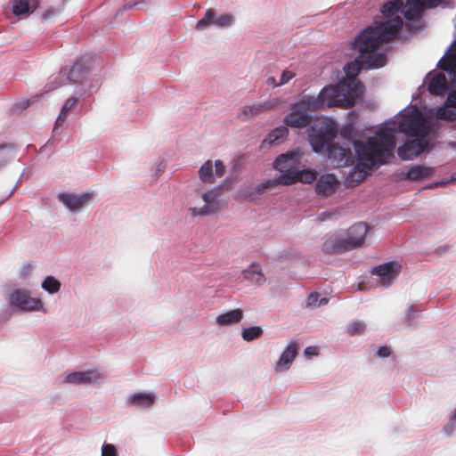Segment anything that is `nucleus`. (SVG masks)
<instances>
[{
    "mask_svg": "<svg viewBox=\"0 0 456 456\" xmlns=\"http://www.w3.org/2000/svg\"><path fill=\"white\" fill-rule=\"evenodd\" d=\"M351 132H352V129H348V128H344L341 130V135L345 138H349L350 135H351Z\"/></svg>",
    "mask_w": 456,
    "mask_h": 456,
    "instance_id": "obj_51",
    "label": "nucleus"
},
{
    "mask_svg": "<svg viewBox=\"0 0 456 456\" xmlns=\"http://www.w3.org/2000/svg\"><path fill=\"white\" fill-rule=\"evenodd\" d=\"M453 181H456V172L452 175L451 179H450V182H453Z\"/></svg>",
    "mask_w": 456,
    "mask_h": 456,
    "instance_id": "obj_58",
    "label": "nucleus"
},
{
    "mask_svg": "<svg viewBox=\"0 0 456 456\" xmlns=\"http://www.w3.org/2000/svg\"><path fill=\"white\" fill-rule=\"evenodd\" d=\"M155 395L152 393H137L129 398V404L137 407H150L155 402Z\"/></svg>",
    "mask_w": 456,
    "mask_h": 456,
    "instance_id": "obj_29",
    "label": "nucleus"
},
{
    "mask_svg": "<svg viewBox=\"0 0 456 456\" xmlns=\"http://www.w3.org/2000/svg\"><path fill=\"white\" fill-rule=\"evenodd\" d=\"M10 303L24 311H37L43 307L40 299L31 297L27 292L21 290H15L11 294Z\"/></svg>",
    "mask_w": 456,
    "mask_h": 456,
    "instance_id": "obj_11",
    "label": "nucleus"
},
{
    "mask_svg": "<svg viewBox=\"0 0 456 456\" xmlns=\"http://www.w3.org/2000/svg\"><path fill=\"white\" fill-rule=\"evenodd\" d=\"M288 128L286 126H279L274 128L265 140V142H268L270 145L277 143L279 140L285 138L288 135Z\"/></svg>",
    "mask_w": 456,
    "mask_h": 456,
    "instance_id": "obj_34",
    "label": "nucleus"
},
{
    "mask_svg": "<svg viewBox=\"0 0 456 456\" xmlns=\"http://www.w3.org/2000/svg\"><path fill=\"white\" fill-rule=\"evenodd\" d=\"M298 353V345L297 342H291L282 352L280 360L276 363L275 370L283 371L289 368Z\"/></svg>",
    "mask_w": 456,
    "mask_h": 456,
    "instance_id": "obj_20",
    "label": "nucleus"
},
{
    "mask_svg": "<svg viewBox=\"0 0 456 456\" xmlns=\"http://www.w3.org/2000/svg\"><path fill=\"white\" fill-rule=\"evenodd\" d=\"M452 418L456 419V410H455V411H454V412H453V416H452Z\"/></svg>",
    "mask_w": 456,
    "mask_h": 456,
    "instance_id": "obj_60",
    "label": "nucleus"
},
{
    "mask_svg": "<svg viewBox=\"0 0 456 456\" xmlns=\"http://www.w3.org/2000/svg\"><path fill=\"white\" fill-rule=\"evenodd\" d=\"M390 348L386 346H380L378 350V355L379 357H387L390 355Z\"/></svg>",
    "mask_w": 456,
    "mask_h": 456,
    "instance_id": "obj_48",
    "label": "nucleus"
},
{
    "mask_svg": "<svg viewBox=\"0 0 456 456\" xmlns=\"http://www.w3.org/2000/svg\"><path fill=\"white\" fill-rule=\"evenodd\" d=\"M42 288L47 292L53 294L60 290L61 283L53 276H47L42 283Z\"/></svg>",
    "mask_w": 456,
    "mask_h": 456,
    "instance_id": "obj_39",
    "label": "nucleus"
},
{
    "mask_svg": "<svg viewBox=\"0 0 456 456\" xmlns=\"http://www.w3.org/2000/svg\"><path fill=\"white\" fill-rule=\"evenodd\" d=\"M367 232L368 226L364 223H357L348 229L346 240L350 250L364 244Z\"/></svg>",
    "mask_w": 456,
    "mask_h": 456,
    "instance_id": "obj_12",
    "label": "nucleus"
},
{
    "mask_svg": "<svg viewBox=\"0 0 456 456\" xmlns=\"http://www.w3.org/2000/svg\"><path fill=\"white\" fill-rule=\"evenodd\" d=\"M268 82H269V83H272L273 86H274V84H277V83L275 82L274 77H270V78H268Z\"/></svg>",
    "mask_w": 456,
    "mask_h": 456,
    "instance_id": "obj_59",
    "label": "nucleus"
},
{
    "mask_svg": "<svg viewBox=\"0 0 456 456\" xmlns=\"http://www.w3.org/2000/svg\"><path fill=\"white\" fill-rule=\"evenodd\" d=\"M387 57L384 53H378L374 54L363 55L360 53V56L355 58L351 62H348L345 68V73L347 77V80H343L338 84H350L354 83L359 85V91L355 101L362 97L363 93V85L360 81H356V77L360 74L363 67L368 69H379L384 67L387 64Z\"/></svg>",
    "mask_w": 456,
    "mask_h": 456,
    "instance_id": "obj_4",
    "label": "nucleus"
},
{
    "mask_svg": "<svg viewBox=\"0 0 456 456\" xmlns=\"http://www.w3.org/2000/svg\"><path fill=\"white\" fill-rule=\"evenodd\" d=\"M242 273L244 279L252 284L262 285L265 281V275L258 264L252 263L247 269L243 270Z\"/></svg>",
    "mask_w": 456,
    "mask_h": 456,
    "instance_id": "obj_24",
    "label": "nucleus"
},
{
    "mask_svg": "<svg viewBox=\"0 0 456 456\" xmlns=\"http://www.w3.org/2000/svg\"><path fill=\"white\" fill-rule=\"evenodd\" d=\"M399 267L400 265L395 262H388L374 267L371 273L390 282V281L395 278Z\"/></svg>",
    "mask_w": 456,
    "mask_h": 456,
    "instance_id": "obj_27",
    "label": "nucleus"
},
{
    "mask_svg": "<svg viewBox=\"0 0 456 456\" xmlns=\"http://www.w3.org/2000/svg\"><path fill=\"white\" fill-rule=\"evenodd\" d=\"M53 14H54L53 11H49V12H45L43 15V18H44V20H46V19L50 18L52 15H53Z\"/></svg>",
    "mask_w": 456,
    "mask_h": 456,
    "instance_id": "obj_52",
    "label": "nucleus"
},
{
    "mask_svg": "<svg viewBox=\"0 0 456 456\" xmlns=\"http://www.w3.org/2000/svg\"><path fill=\"white\" fill-rule=\"evenodd\" d=\"M215 173L216 175L220 177L224 174V166L220 160L215 162Z\"/></svg>",
    "mask_w": 456,
    "mask_h": 456,
    "instance_id": "obj_47",
    "label": "nucleus"
},
{
    "mask_svg": "<svg viewBox=\"0 0 456 456\" xmlns=\"http://www.w3.org/2000/svg\"><path fill=\"white\" fill-rule=\"evenodd\" d=\"M448 90V84L445 75L438 73L435 75L429 84L428 91L434 95H443Z\"/></svg>",
    "mask_w": 456,
    "mask_h": 456,
    "instance_id": "obj_25",
    "label": "nucleus"
},
{
    "mask_svg": "<svg viewBox=\"0 0 456 456\" xmlns=\"http://www.w3.org/2000/svg\"><path fill=\"white\" fill-rule=\"evenodd\" d=\"M449 108L446 105L439 107L436 111V117L442 120L455 121L456 110H450Z\"/></svg>",
    "mask_w": 456,
    "mask_h": 456,
    "instance_id": "obj_37",
    "label": "nucleus"
},
{
    "mask_svg": "<svg viewBox=\"0 0 456 456\" xmlns=\"http://www.w3.org/2000/svg\"><path fill=\"white\" fill-rule=\"evenodd\" d=\"M310 122V115L304 112L299 108H296L295 104L292 105L291 112L284 118L285 125L294 128L306 127Z\"/></svg>",
    "mask_w": 456,
    "mask_h": 456,
    "instance_id": "obj_16",
    "label": "nucleus"
},
{
    "mask_svg": "<svg viewBox=\"0 0 456 456\" xmlns=\"http://www.w3.org/2000/svg\"><path fill=\"white\" fill-rule=\"evenodd\" d=\"M200 179L204 183H213L215 177L213 174V164L211 160L206 161L199 170Z\"/></svg>",
    "mask_w": 456,
    "mask_h": 456,
    "instance_id": "obj_33",
    "label": "nucleus"
},
{
    "mask_svg": "<svg viewBox=\"0 0 456 456\" xmlns=\"http://www.w3.org/2000/svg\"><path fill=\"white\" fill-rule=\"evenodd\" d=\"M243 318V311L241 309H233L216 317V322L220 326H226L239 323Z\"/></svg>",
    "mask_w": 456,
    "mask_h": 456,
    "instance_id": "obj_28",
    "label": "nucleus"
},
{
    "mask_svg": "<svg viewBox=\"0 0 456 456\" xmlns=\"http://www.w3.org/2000/svg\"><path fill=\"white\" fill-rule=\"evenodd\" d=\"M195 194L197 197H201L205 204L201 208L194 207L190 208L193 216H208L219 211L223 207V204L219 200L221 195V190L219 188L211 189L204 192H201L200 190H196Z\"/></svg>",
    "mask_w": 456,
    "mask_h": 456,
    "instance_id": "obj_7",
    "label": "nucleus"
},
{
    "mask_svg": "<svg viewBox=\"0 0 456 456\" xmlns=\"http://www.w3.org/2000/svg\"><path fill=\"white\" fill-rule=\"evenodd\" d=\"M449 182H450V180L439 181V182H436V183H438V187H442V186H445L446 184H448Z\"/></svg>",
    "mask_w": 456,
    "mask_h": 456,
    "instance_id": "obj_54",
    "label": "nucleus"
},
{
    "mask_svg": "<svg viewBox=\"0 0 456 456\" xmlns=\"http://www.w3.org/2000/svg\"><path fill=\"white\" fill-rule=\"evenodd\" d=\"M297 155L294 152L281 154L273 161V167L283 174L286 170H293Z\"/></svg>",
    "mask_w": 456,
    "mask_h": 456,
    "instance_id": "obj_23",
    "label": "nucleus"
},
{
    "mask_svg": "<svg viewBox=\"0 0 456 456\" xmlns=\"http://www.w3.org/2000/svg\"><path fill=\"white\" fill-rule=\"evenodd\" d=\"M232 16L231 14H224L218 19H216L215 25L218 27H227L232 24Z\"/></svg>",
    "mask_w": 456,
    "mask_h": 456,
    "instance_id": "obj_42",
    "label": "nucleus"
},
{
    "mask_svg": "<svg viewBox=\"0 0 456 456\" xmlns=\"http://www.w3.org/2000/svg\"><path fill=\"white\" fill-rule=\"evenodd\" d=\"M272 110V105L267 102L257 103L254 105L245 106L238 114V118L242 121L249 120L260 113L267 112Z\"/></svg>",
    "mask_w": 456,
    "mask_h": 456,
    "instance_id": "obj_21",
    "label": "nucleus"
},
{
    "mask_svg": "<svg viewBox=\"0 0 456 456\" xmlns=\"http://www.w3.org/2000/svg\"><path fill=\"white\" fill-rule=\"evenodd\" d=\"M328 303V299L323 297L319 299L318 306L324 305Z\"/></svg>",
    "mask_w": 456,
    "mask_h": 456,
    "instance_id": "obj_53",
    "label": "nucleus"
},
{
    "mask_svg": "<svg viewBox=\"0 0 456 456\" xmlns=\"http://www.w3.org/2000/svg\"><path fill=\"white\" fill-rule=\"evenodd\" d=\"M322 250L325 254H340L350 250L346 238L330 235L323 238Z\"/></svg>",
    "mask_w": 456,
    "mask_h": 456,
    "instance_id": "obj_17",
    "label": "nucleus"
},
{
    "mask_svg": "<svg viewBox=\"0 0 456 456\" xmlns=\"http://www.w3.org/2000/svg\"><path fill=\"white\" fill-rule=\"evenodd\" d=\"M398 129L408 135L426 138L431 127L423 113L414 107L403 114L398 123Z\"/></svg>",
    "mask_w": 456,
    "mask_h": 456,
    "instance_id": "obj_5",
    "label": "nucleus"
},
{
    "mask_svg": "<svg viewBox=\"0 0 456 456\" xmlns=\"http://www.w3.org/2000/svg\"><path fill=\"white\" fill-rule=\"evenodd\" d=\"M434 171V167H426L422 165H415L411 167L407 172L401 173L400 179L410 181L423 180L432 176Z\"/></svg>",
    "mask_w": 456,
    "mask_h": 456,
    "instance_id": "obj_19",
    "label": "nucleus"
},
{
    "mask_svg": "<svg viewBox=\"0 0 456 456\" xmlns=\"http://www.w3.org/2000/svg\"><path fill=\"white\" fill-rule=\"evenodd\" d=\"M445 105L450 108H456V91L449 93Z\"/></svg>",
    "mask_w": 456,
    "mask_h": 456,
    "instance_id": "obj_46",
    "label": "nucleus"
},
{
    "mask_svg": "<svg viewBox=\"0 0 456 456\" xmlns=\"http://www.w3.org/2000/svg\"><path fill=\"white\" fill-rule=\"evenodd\" d=\"M306 355H316L318 354V348L316 346H308L305 349Z\"/></svg>",
    "mask_w": 456,
    "mask_h": 456,
    "instance_id": "obj_50",
    "label": "nucleus"
},
{
    "mask_svg": "<svg viewBox=\"0 0 456 456\" xmlns=\"http://www.w3.org/2000/svg\"><path fill=\"white\" fill-rule=\"evenodd\" d=\"M339 183L332 174H325L320 176L315 184V191L318 195L328 197L332 195L338 189Z\"/></svg>",
    "mask_w": 456,
    "mask_h": 456,
    "instance_id": "obj_15",
    "label": "nucleus"
},
{
    "mask_svg": "<svg viewBox=\"0 0 456 456\" xmlns=\"http://www.w3.org/2000/svg\"><path fill=\"white\" fill-rule=\"evenodd\" d=\"M77 102V99L75 97L69 98L65 101L55 122L53 132L57 130L58 126H61L66 120L69 112L76 106Z\"/></svg>",
    "mask_w": 456,
    "mask_h": 456,
    "instance_id": "obj_32",
    "label": "nucleus"
},
{
    "mask_svg": "<svg viewBox=\"0 0 456 456\" xmlns=\"http://www.w3.org/2000/svg\"><path fill=\"white\" fill-rule=\"evenodd\" d=\"M38 6L37 0H13L12 1V12L16 16L28 15L32 13Z\"/></svg>",
    "mask_w": 456,
    "mask_h": 456,
    "instance_id": "obj_26",
    "label": "nucleus"
},
{
    "mask_svg": "<svg viewBox=\"0 0 456 456\" xmlns=\"http://www.w3.org/2000/svg\"><path fill=\"white\" fill-rule=\"evenodd\" d=\"M354 146L359 161L346 177L347 184L352 187L365 179L372 166L385 164L394 157L395 138L390 130L384 128L377 131L365 142L354 141Z\"/></svg>",
    "mask_w": 456,
    "mask_h": 456,
    "instance_id": "obj_1",
    "label": "nucleus"
},
{
    "mask_svg": "<svg viewBox=\"0 0 456 456\" xmlns=\"http://www.w3.org/2000/svg\"><path fill=\"white\" fill-rule=\"evenodd\" d=\"M23 103H24L23 104V108H27L28 106L30 105L31 101L30 100H26V101L23 102Z\"/></svg>",
    "mask_w": 456,
    "mask_h": 456,
    "instance_id": "obj_57",
    "label": "nucleus"
},
{
    "mask_svg": "<svg viewBox=\"0 0 456 456\" xmlns=\"http://www.w3.org/2000/svg\"><path fill=\"white\" fill-rule=\"evenodd\" d=\"M279 184H282L283 185L282 174H281V175L278 176L277 178L270 179V180H267V181H265L264 183H259L256 186V191L258 193H264L267 190L272 189V188H273V187H275V186H277Z\"/></svg>",
    "mask_w": 456,
    "mask_h": 456,
    "instance_id": "obj_38",
    "label": "nucleus"
},
{
    "mask_svg": "<svg viewBox=\"0 0 456 456\" xmlns=\"http://www.w3.org/2000/svg\"><path fill=\"white\" fill-rule=\"evenodd\" d=\"M12 158V149L8 145L0 146V167Z\"/></svg>",
    "mask_w": 456,
    "mask_h": 456,
    "instance_id": "obj_41",
    "label": "nucleus"
},
{
    "mask_svg": "<svg viewBox=\"0 0 456 456\" xmlns=\"http://www.w3.org/2000/svg\"><path fill=\"white\" fill-rule=\"evenodd\" d=\"M438 187V183H436V182L433 183H430L427 186V188L428 189H434V188H436Z\"/></svg>",
    "mask_w": 456,
    "mask_h": 456,
    "instance_id": "obj_56",
    "label": "nucleus"
},
{
    "mask_svg": "<svg viewBox=\"0 0 456 456\" xmlns=\"http://www.w3.org/2000/svg\"><path fill=\"white\" fill-rule=\"evenodd\" d=\"M366 329L365 323L360 321H354L347 325L346 331L351 336L362 335Z\"/></svg>",
    "mask_w": 456,
    "mask_h": 456,
    "instance_id": "obj_40",
    "label": "nucleus"
},
{
    "mask_svg": "<svg viewBox=\"0 0 456 456\" xmlns=\"http://www.w3.org/2000/svg\"><path fill=\"white\" fill-rule=\"evenodd\" d=\"M263 335V329L260 326H252L244 328L241 332L242 338L245 341H253Z\"/></svg>",
    "mask_w": 456,
    "mask_h": 456,
    "instance_id": "obj_35",
    "label": "nucleus"
},
{
    "mask_svg": "<svg viewBox=\"0 0 456 456\" xmlns=\"http://www.w3.org/2000/svg\"><path fill=\"white\" fill-rule=\"evenodd\" d=\"M328 157L338 167H347L354 164V155L348 147H343L338 143L328 145Z\"/></svg>",
    "mask_w": 456,
    "mask_h": 456,
    "instance_id": "obj_9",
    "label": "nucleus"
},
{
    "mask_svg": "<svg viewBox=\"0 0 456 456\" xmlns=\"http://www.w3.org/2000/svg\"><path fill=\"white\" fill-rule=\"evenodd\" d=\"M32 268L33 267L31 264L25 265L20 270V276L27 277L31 273Z\"/></svg>",
    "mask_w": 456,
    "mask_h": 456,
    "instance_id": "obj_49",
    "label": "nucleus"
},
{
    "mask_svg": "<svg viewBox=\"0 0 456 456\" xmlns=\"http://www.w3.org/2000/svg\"><path fill=\"white\" fill-rule=\"evenodd\" d=\"M403 21L401 17L390 20H375L371 25L366 27L354 39V48L361 54L368 55L377 53L379 47L395 39L403 28Z\"/></svg>",
    "mask_w": 456,
    "mask_h": 456,
    "instance_id": "obj_3",
    "label": "nucleus"
},
{
    "mask_svg": "<svg viewBox=\"0 0 456 456\" xmlns=\"http://www.w3.org/2000/svg\"><path fill=\"white\" fill-rule=\"evenodd\" d=\"M425 9L427 8L422 4L421 0H407L406 3L403 4L402 13L404 15L405 19L413 20L420 17Z\"/></svg>",
    "mask_w": 456,
    "mask_h": 456,
    "instance_id": "obj_22",
    "label": "nucleus"
},
{
    "mask_svg": "<svg viewBox=\"0 0 456 456\" xmlns=\"http://www.w3.org/2000/svg\"><path fill=\"white\" fill-rule=\"evenodd\" d=\"M428 146L426 138L417 137L408 140L397 149V154L403 160L412 159L423 152Z\"/></svg>",
    "mask_w": 456,
    "mask_h": 456,
    "instance_id": "obj_10",
    "label": "nucleus"
},
{
    "mask_svg": "<svg viewBox=\"0 0 456 456\" xmlns=\"http://www.w3.org/2000/svg\"><path fill=\"white\" fill-rule=\"evenodd\" d=\"M316 172L305 169L301 171L286 170L282 174L283 185H291L297 182L311 183L316 179Z\"/></svg>",
    "mask_w": 456,
    "mask_h": 456,
    "instance_id": "obj_13",
    "label": "nucleus"
},
{
    "mask_svg": "<svg viewBox=\"0 0 456 456\" xmlns=\"http://www.w3.org/2000/svg\"><path fill=\"white\" fill-rule=\"evenodd\" d=\"M359 91V85L337 84L324 87L317 97L304 96L299 102L294 103L304 112L316 111L325 104L328 107L351 108L355 104V97Z\"/></svg>",
    "mask_w": 456,
    "mask_h": 456,
    "instance_id": "obj_2",
    "label": "nucleus"
},
{
    "mask_svg": "<svg viewBox=\"0 0 456 456\" xmlns=\"http://www.w3.org/2000/svg\"><path fill=\"white\" fill-rule=\"evenodd\" d=\"M93 195L88 192H84L80 195L71 193H61L59 195L60 200L70 210H77L84 207L91 199Z\"/></svg>",
    "mask_w": 456,
    "mask_h": 456,
    "instance_id": "obj_18",
    "label": "nucleus"
},
{
    "mask_svg": "<svg viewBox=\"0 0 456 456\" xmlns=\"http://www.w3.org/2000/svg\"><path fill=\"white\" fill-rule=\"evenodd\" d=\"M117 450L113 444H106L102 445V456H117Z\"/></svg>",
    "mask_w": 456,
    "mask_h": 456,
    "instance_id": "obj_43",
    "label": "nucleus"
},
{
    "mask_svg": "<svg viewBox=\"0 0 456 456\" xmlns=\"http://www.w3.org/2000/svg\"><path fill=\"white\" fill-rule=\"evenodd\" d=\"M295 77V73L289 70H284L281 76V80L278 84H274V86H282L288 83Z\"/></svg>",
    "mask_w": 456,
    "mask_h": 456,
    "instance_id": "obj_44",
    "label": "nucleus"
},
{
    "mask_svg": "<svg viewBox=\"0 0 456 456\" xmlns=\"http://www.w3.org/2000/svg\"><path fill=\"white\" fill-rule=\"evenodd\" d=\"M319 294L317 292L311 293L307 297V306L318 307Z\"/></svg>",
    "mask_w": 456,
    "mask_h": 456,
    "instance_id": "obj_45",
    "label": "nucleus"
},
{
    "mask_svg": "<svg viewBox=\"0 0 456 456\" xmlns=\"http://www.w3.org/2000/svg\"><path fill=\"white\" fill-rule=\"evenodd\" d=\"M215 21H216V12H215L214 9H212V8L208 9L204 18H202L201 20H200L197 22L196 28L198 30H201L209 25L215 24Z\"/></svg>",
    "mask_w": 456,
    "mask_h": 456,
    "instance_id": "obj_36",
    "label": "nucleus"
},
{
    "mask_svg": "<svg viewBox=\"0 0 456 456\" xmlns=\"http://www.w3.org/2000/svg\"><path fill=\"white\" fill-rule=\"evenodd\" d=\"M102 379V373L97 370L72 372L68 374L64 381L69 384H94Z\"/></svg>",
    "mask_w": 456,
    "mask_h": 456,
    "instance_id": "obj_14",
    "label": "nucleus"
},
{
    "mask_svg": "<svg viewBox=\"0 0 456 456\" xmlns=\"http://www.w3.org/2000/svg\"><path fill=\"white\" fill-rule=\"evenodd\" d=\"M414 312H415V311H414V309H413V306H410V308H409V310H408V316H409L410 318H411V316H413V314H414Z\"/></svg>",
    "mask_w": 456,
    "mask_h": 456,
    "instance_id": "obj_55",
    "label": "nucleus"
},
{
    "mask_svg": "<svg viewBox=\"0 0 456 456\" xmlns=\"http://www.w3.org/2000/svg\"><path fill=\"white\" fill-rule=\"evenodd\" d=\"M439 67L441 69L448 72L452 76L453 81L456 82V54L451 53L444 57L439 61Z\"/></svg>",
    "mask_w": 456,
    "mask_h": 456,
    "instance_id": "obj_31",
    "label": "nucleus"
},
{
    "mask_svg": "<svg viewBox=\"0 0 456 456\" xmlns=\"http://www.w3.org/2000/svg\"><path fill=\"white\" fill-rule=\"evenodd\" d=\"M337 133L338 126L332 121L326 123L325 126L319 131L310 133L309 142L314 151L322 152L328 143L336 137Z\"/></svg>",
    "mask_w": 456,
    "mask_h": 456,
    "instance_id": "obj_8",
    "label": "nucleus"
},
{
    "mask_svg": "<svg viewBox=\"0 0 456 456\" xmlns=\"http://www.w3.org/2000/svg\"><path fill=\"white\" fill-rule=\"evenodd\" d=\"M86 74V69L82 61L76 62L70 69H63L61 70L59 75L51 80L44 89V93H48L54 90L63 85L69 83H78L81 82Z\"/></svg>",
    "mask_w": 456,
    "mask_h": 456,
    "instance_id": "obj_6",
    "label": "nucleus"
},
{
    "mask_svg": "<svg viewBox=\"0 0 456 456\" xmlns=\"http://www.w3.org/2000/svg\"><path fill=\"white\" fill-rule=\"evenodd\" d=\"M403 7V0H393L385 3L381 7V12L387 18L386 20H390L395 18V14L397 12H402V9ZM395 17H399L395 15Z\"/></svg>",
    "mask_w": 456,
    "mask_h": 456,
    "instance_id": "obj_30",
    "label": "nucleus"
}]
</instances>
